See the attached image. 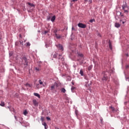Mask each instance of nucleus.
Listing matches in <instances>:
<instances>
[{
  "label": "nucleus",
  "instance_id": "obj_1",
  "mask_svg": "<svg viewBox=\"0 0 129 129\" xmlns=\"http://www.w3.org/2000/svg\"><path fill=\"white\" fill-rule=\"evenodd\" d=\"M22 64L26 66L28 65V60L27 59V58H26L25 57H23L22 58Z\"/></svg>",
  "mask_w": 129,
  "mask_h": 129
},
{
  "label": "nucleus",
  "instance_id": "obj_2",
  "mask_svg": "<svg viewBox=\"0 0 129 129\" xmlns=\"http://www.w3.org/2000/svg\"><path fill=\"white\" fill-rule=\"evenodd\" d=\"M58 84L56 83H54L51 87H50V90L51 91H53L55 89V87H57Z\"/></svg>",
  "mask_w": 129,
  "mask_h": 129
},
{
  "label": "nucleus",
  "instance_id": "obj_3",
  "mask_svg": "<svg viewBox=\"0 0 129 129\" xmlns=\"http://www.w3.org/2000/svg\"><path fill=\"white\" fill-rule=\"evenodd\" d=\"M78 26L79 28H82V29H85L86 28V25L83 24V23H79Z\"/></svg>",
  "mask_w": 129,
  "mask_h": 129
},
{
  "label": "nucleus",
  "instance_id": "obj_4",
  "mask_svg": "<svg viewBox=\"0 0 129 129\" xmlns=\"http://www.w3.org/2000/svg\"><path fill=\"white\" fill-rule=\"evenodd\" d=\"M56 47L59 50H61V51L63 50V46H62L61 44H58L57 45H56Z\"/></svg>",
  "mask_w": 129,
  "mask_h": 129
},
{
  "label": "nucleus",
  "instance_id": "obj_5",
  "mask_svg": "<svg viewBox=\"0 0 129 129\" xmlns=\"http://www.w3.org/2000/svg\"><path fill=\"white\" fill-rule=\"evenodd\" d=\"M123 11H124V13L125 14H127V13H128V11H129V7H128V6L126 7V8H125V9Z\"/></svg>",
  "mask_w": 129,
  "mask_h": 129
},
{
  "label": "nucleus",
  "instance_id": "obj_6",
  "mask_svg": "<svg viewBox=\"0 0 129 129\" xmlns=\"http://www.w3.org/2000/svg\"><path fill=\"white\" fill-rule=\"evenodd\" d=\"M58 59H59V60L60 59L62 62H63V61H64V58H63V56H62V54H59V55Z\"/></svg>",
  "mask_w": 129,
  "mask_h": 129
},
{
  "label": "nucleus",
  "instance_id": "obj_7",
  "mask_svg": "<svg viewBox=\"0 0 129 129\" xmlns=\"http://www.w3.org/2000/svg\"><path fill=\"white\" fill-rule=\"evenodd\" d=\"M33 104L35 105V106H38V103L37 102V100H33Z\"/></svg>",
  "mask_w": 129,
  "mask_h": 129
},
{
  "label": "nucleus",
  "instance_id": "obj_8",
  "mask_svg": "<svg viewBox=\"0 0 129 129\" xmlns=\"http://www.w3.org/2000/svg\"><path fill=\"white\" fill-rule=\"evenodd\" d=\"M127 4H126V3H125V4H123L122 5V10H124V9H125L127 7Z\"/></svg>",
  "mask_w": 129,
  "mask_h": 129
},
{
  "label": "nucleus",
  "instance_id": "obj_9",
  "mask_svg": "<svg viewBox=\"0 0 129 129\" xmlns=\"http://www.w3.org/2000/svg\"><path fill=\"white\" fill-rule=\"evenodd\" d=\"M38 83L40 85H42V86H43V87H45V85H44V84H43V82H42V80H39L38 81Z\"/></svg>",
  "mask_w": 129,
  "mask_h": 129
},
{
  "label": "nucleus",
  "instance_id": "obj_10",
  "mask_svg": "<svg viewBox=\"0 0 129 129\" xmlns=\"http://www.w3.org/2000/svg\"><path fill=\"white\" fill-rule=\"evenodd\" d=\"M27 5H28V6H30V7H31V8H35V5L33 4H32L31 3H27Z\"/></svg>",
  "mask_w": 129,
  "mask_h": 129
},
{
  "label": "nucleus",
  "instance_id": "obj_11",
  "mask_svg": "<svg viewBox=\"0 0 129 129\" xmlns=\"http://www.w3.org/2000/svg\"><path fill=\"white\" fill-rule=\"evenodd\" d=\"M42 125H44L45 129L48 128V125H47V123L45 122L42 123Z\"/></svg>",
  "mask_w": 129,
  "mask_h": 129
},
{
  "label": "nucleus",
  "instance_id": "obj_12",
  "mask_svg": "<svg viewBox=\"0 0 129 129\" xmlns=\"http://www.w3.org/2000/svg\"><path fill=\"white\" fill-rule=\"evenodd\" d=\"M34 95H35V96H37L38 98H40L41 97V96H40V94L37 93H34Z\"/></svg>",
  "mask_w": 129,
  "mask_h": 129
},
{
  "label": "nucleus",
  "instance_id": "obj_13",
  "mask_svg": "<svg viewBox=\"0 0 129 129\" xmlns=\"http://www.w3.org/2000/svg\"><path fill=\"white\" fill-rule=\"evenodd\" d=\"M102 80H105V81H106L107 80V76H106V75H104L103 76V78H102Z\"/></svg>",
  "mask_w": 129,
  "mask_h": 129
},
{
  "label": "nucleus",
  "instance_id": "obj_14",
  "mask_svg": "<svg viewBox=\"0 0 129 129\" xmlns=\"http://www.w3.org/2000/svg\"><path fill=\"white\" fill-rule=\"evenodd\" d=\"M60 90L62 93H65V92H66V89L64 88H61Z\"/></svg>",
  "mask_w": 129,
  "mask_h": 129
},
{
  "label": "nucleus",
  "instance_id": "obj_15",
  "mask_svg": "<svg viewBox=\"0 0 129 129\" xmlns=\"http://www.w3.org/2000/svg\"><path fill=\"white\" fill-rule=\"evenodd\" d=\"M115 27H116V28H119V27H120V25L119 24V23H115Z\"/></svg>",
  "mask_w": 129,
  "mask_h": 129
},
{
  "label": "nucleus",
  "instance_id": "obj_16",
  "mask_svg": "<svg viewBox=\"0 0 129 129\" xmlns=\"http://www.w3.org/2000/svg\"><path fill=\"white\" fill-rule=\"evenodd\" d=\"M80 74L81 75V76H83V75H84V73H83V71L82 70H80Z\"/></svg>",
  "mask_w": 129,
  "mask_h": 129
},
{
  "label": "nucleus",
  "instance_id": "obj_17",
  "mask_svg": "<svg viewBox=\"0 0 129 129\" xmlns=\"http://www.w3.org/2000/svg\"><path fill=\"white\" fill-rule=\"evenodd\" d=\"M55 19H56V17L55 16H53L52 17L51 21V22H54V21H55Z\"/></svg>",
  "mask_w": 129,
  "mask_h": 129
},
{
  "label": "nucleus",
  "instance_id": "obj_18",
  "mask_svg": "<svg viewBox=\"0 0 129 129\" xmlns=\"http://www.w3.org/2000/svg\"><path fill=\"white\" fill-rule=\"evenodd\" d=\"M109 47L110 50H112V45H111V43H110V42H109Z\"/></svg>",
  "mask_w": 129,
  "mask_h": 129
},
{
  "label": "nucleus",
  "instance_id": "obj_19",
  "mask_svg": "<svg viewBox=\"0 0 129 129\" xmlns=\"http://www.w3.org/2000/svg\"><path fill=\"white\" fill-rule=\"evenodd\" d=\"M55 37L57 38V39H60V38H61L60 35L57 34H55Z\"/></svg>",
  "mask_w": 129,
  "mask_h": 129
},
{
  "label": "nucleus",
  "instance_id": "obj_20",
  "mask_svg": "<svg viewBox=\"0 0 129 129\" xmlns=\"http://www.w3.org/2000/svg\"><path fill=\"white\" fill-rule=\"evenodd\" d=\"M109 108L111 109L112 111H115V109L114 108V107H113L112 106H110Z\"/></svg>",
  "mask_w": 129,
  "mask_h": 129
},
{
  "label": "nucleus",
  "instance_id": "obj_21",
  "mask_svg": "<svg viewBox=\"0 0 129 129\" xmlns=\"http://www.w3.org/2000/svg\"><path fill=\"white\" fill-rule=\"evenodd\" d=\"M1 106H5V102L2 101L1 103L0 104Z\"/></svg>",
  "mask_w": 129,
  "mask_h": 129
},
{
  "label": "nucleus",
  "instance_id": "obj_22",
  "mask_svg": "<svg viewBox=\"0 0 129 129\" xmlns=\"http://www.w3.org/2000/svg\"><path fill=\"white\" fill-rule=\"evenodd\" d=\"M76 88H75V87H72L71 88V90L73 92H74V90L76 89Z\"/></svg>",
  "mask_w": 129,
  "mask_h": 129
},
{
  "label": "nucleus",
  "instance_id": "obj_23",
  "mask_svg": "<svg viewBox=\"0 0 129 129\" xmlns=\"http://www.w3.org/2000/svg\"><path fill=\"white\" fill-rule=\"evenodd\" d=\"M25 86H26V87H31V85L28 83L25 84Z\"/></svg>",
  "mask_w": 129,
  "mask_h": 129
},
{
  "label": "nucleus",
  "instance_id": "obj_24",
  "mask_svg": "<svg viewBox=\"0 0 129 129\" xmlns=\"http://www.w3.org/2000/svg\"><path fill=\"white\" fill-rule=\"evenodd\" d=\"M92 69V67L91 66H90L88 67V70H89V71H90V70H91Z\"/></svg>",
  "mask_w": 129,
  "mask_h": 129
},
{
  "label": "nucleus",
  "instance_id": "obj_25",
  "mask_svg": "<svg viewBox=\"0 0 129 129\" xmlns=\"http://www.w3.org/2000/svg\"><path fill=\"white\" fill-rule=\"evenodd\" d=\"M35 70L38 72L40 70V68H35Z\"/></svg>",
  "mask_w": 129,
  "mask_h": 129
},
{
  "label": "nucleus",
  "instance_id": "obj_26",
  "mask_svg": "<svg viewBox=\"0 0 129 129\" xmlns=\"http://www.w3.org/2000/svg\"><path fill=\"white\" fill-rule=\"evenodd\" d=\"M26 46L27 47H29V46H31V44L30 43V42H27L26 43Z\"/></svg>",
  "mask_w": 129,
  "mask_h": 129
},
{
  "label": "nucleus",
  "instance_id": "obj_27",
  "mask_svg": "<svg viewBox=\"0 0 129 129\" xmlns=\"http://www.w3.org/2000/svg\"><path fill=\"white\" fill-rule=\"evenodd\" d=\"M24 115H27V114H28V112L27 111V110H25L24 111Z\"/></svg>",
  "mask_w": 129,
  "mask_h": 129
},
{
  "label": "nucleus",
  "instance_id": "obj_28",
  "mask_svg": "<svg viewBox=\"0 0 129 129\" xmlns=\"http://www.w3.org/2000/svg\"><path fill=\"white\" fill-rule=\"evenodd\" d=\"M90 23H93V22H95V20L91 19L89 21Z\"/></svg>",
  "mask_w": 129,
  "mask_h": 129
},
{
  "label": "nucleus",
  "instance_id": "obj_29",
  "mask_svg": "<svg viewBox=\"0 0 129 129\" xmlns=\"http://www.w3.org/2000/svg\"><path fill=\"white\" fill-rule=\"evenodd\" d=\"M44 118H44V117L41 116V120L42 121H44Z\"/></svg>",
  "mask_w": 129,
  "mask_h": 129
},
{
  "label": "nucleus",
  "instance_id": "obj_30",
  "mask_svg": "<svg viewBox=\"0 0 129 129\" xmlns=\"http://www.w3.org/2000/svg\"><path fill=\"white\" fill-rule=\"evenodd\" d=\"M79 55L80 56V57H83V54L82 53H79Z\"/></svg>",
  "mask_w": 129,
  "mask_h": 129
},
{
  "label": "nucleus",
  "instance_id": "obj_31",
  "mask_svg": "<svg viewBox=\"0 0 129 129\" xmlns=\"http://www.w3.org/2000/svg\"><path fill=\"white\" fill-rule=\"evenodd\" d=\"M46 119H47V120H51V118H50V117H46Z\"/></svg>",
  "mask_w": 129,
  "mask_h": 129
},
{
  "label": "nucleus",
  "instance_id": "obj_32",
  "mask_svg": "<svg viewBox=\"0 0 129 129\" xmlns=\"http://www.w3.org/2000/svg\"><path fill=\"white\" fill-rule=\"evenodd\" d=\"M91 3H92V0H89V4H91Z\"/></svg>",
  "mask_w": 129,
  "mask_h": 129
},
{
  "label": "nucleus",
  "instance_id": "obj_33",
  "mask_svg": "<svg viewBox=\"0 0 129 129\" xmlns=\"http://www.w3.org/2000/svg\"><path fill=\"white\" fill-rule=\"evenodd\" d=\"M15 118L16 120H18V117L16 116H15Z\"/></svg>",
  "mask_w": 129,
  "mask_h": 129
},
{
  "label": "nucleus",
  "instance_id": "obj_34",
  "mask_svg": "<svg viewBox=\"0 0 129 129\" xmlns=\"http://www.w3.org/2000/svg\"><path fill=\"white\" fill-rule=\"evenodd\" d=\"M125 22H126V20H124V21H122V24H124V23H125Z\"/></svg>",
  "mask_w": 129,
  "mask_h": 129
},
{
  "label": "nucleus",
  "instance_id": "obj_35",
  "mask_svg": "<svg viewBox=\"0 0 129 129\" xmlns=\"http://www.w3.org/2000/svg\"><path fill=\"white\" fill-rule=\"evenodd\" d=\"M54 33L55 34H56V33H57V30H54Z\"/></svg>",
  "mask_w": 129,
  "mask_h": 129
},
{
  "label": "nucleus",
  "instance_id": "obj_36",
  "mask_svg": "<svg viewBox=\"0 0 129 129\" xmlns=\"http://www.w3.org/2000/svg\"><path fill=\"white\" fill-rule=\"evenodd\" d=\"M20 44H21V45H24V43L23 42V41H22V42H20Z\"/></svg>",
  "mask_w": 129,
  "mask_h": 129
},
{
  "label": "nucleus",
  "instance_id": "obj_37",
  "mask_svg": "<svg viewBox=\"0 0 129 129\" xmlns=\"http://www.w3.org/2000/svg\"><path fill=\"white\" fill-rule=\"evenodd\" d=\"M73 2H77L78 0H72Z\"/></svg>",
  "mask_w": 129,
  "mask_h": 129
},
{
  "label": "nucleus",
  "instance_id": "obj_38",
  "mask_svg": "<svg viewBox=\"0 0 129 129\" xmlns=\"http://www.w3.org/2000/svg\"><path fill=\"white\" fill-rule=\"evenodd\" d=\"M85 2L87 3V2H88V0H85Z\"/></svg>",
  "mask_w": 129,
  "mask_h": 129
},
{
  "label": "nucleus",
  "instance_id": "obj_39",
  "mask_svg": "<svg viewBox=\"0 0 129 129\" xmlns=\"http://www.w3.org/2000/svg\"><path fill=\"white\" fill-rule=\"evenodd\" d=\"M47 33H48L47 31H45V34H47Z\"/></svg>",
  "mask_w": 129,
  "mask_h": 129
},
{
  "label": "nucleus",
  "instance_id": "obj_40",
  "mask_svg": "<svg viewBox=\"0 0 129 129\" xmlns=\"http://www.w3.org/2000/svg\"><path fill=\"white\" fill-rule=\"evenodd\" d=\"M73 85H74V82H72Z\"/></svg>",
  "mask_w": 129,
  "mask_h": 129
},
{
  "label": "nucleus",
  "instance_id": "obj_41",
  "mask_svg": "<svg viewBox=\"0 0 129 129\" xmlns=\"http://www.w3.org/2000/svg\"><path fill=\"white\" fill-rule=\"evenodd\" d=\"M22 37V35H20V37L21 38Z\"/></svg>",
  "mask_w": 129,
  "mask_h": 129
},
{
  "label": "nucleus",
  "instance_id": "obj_42",
  "mask_svg": "<svg viewBox=\"0 0 129 129\" xmlns=\"http://www.w3.org/2000/svg\"><path fill=\"white\" fill-rule=\"evenodd\" d=\"M54 57H56V55H54Z\"/></svg>",
  "mask_w": 129,
  "mask_h": 129
},
{
  "label": "nucleus",
  "instance_id": "obj_43",
  "mask_svg": "<svg viewBox=\"0 0 129 129\" xmlns=\"http://www.w3.org/2000/svg\"><path fill=\"white\" fill-rule=\"evenodd\" d=\"M20 122V123H22V122Z\"/></svg>",
  "mask_w": 129,
  "mask_h": 129
}]
</instances>
